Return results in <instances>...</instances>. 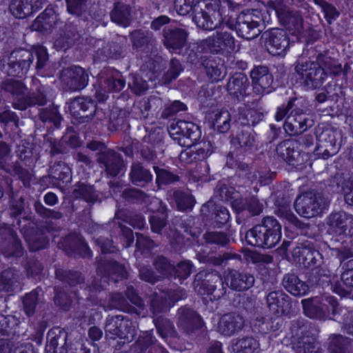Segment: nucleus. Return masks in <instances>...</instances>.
I'll list each match as a JSON object with an SVG mask.
<instances>
[{
	"instance_id": "f257e3e1",
	"label": "nucleus",
	"mask_w": 353,
	"mask_h": 353,
	"mask_svg": "<svg viewBox=\"0 0 353 353\" xmlns=\"http://www.w3.org/2000/svg\"><path fill=\"white\" fill-rule=\"evenodd\" d=\"M34 57L37 58L36 70L43 69L49 59L46 48L43 46L32 50L16 48L9 54L6 60L3 59L2 70L8 76L22 78L32 65Z\"/></svg>"
},
{
	"instance_id": "f03ea898",
	"label": "nucleus",
	"mask_w": 353,
	"mask_h": 353,
	"mask_svg": "<svg viewBox=\"0 0 353 353\" xmlns=\"http://www.w3.org/2000/svg\"><path fill=\"white\" fill-rule=\"evenodd\" d=\"M304 54L298 58L294 70L308 88L316 89L324 82L326 77L325 69L335 68V60L326 53H319L315 61L311 60L310 57L307 59Z\"/></svg>"
},
{
	"instance_id": "7ed1b4c3",
	"label": "nucleus",
	"mask_w": 353,
	"mask_h": 353,
	"mask_svg": "<svg viewBox=\"0 0 353 353\" xmlns=\"http://www.w3.org/2000/svg\"><path fill=\"white\" fill-rule=\"evenodd\" d=\"M281 236V225L278 220L272 216H266L246 232L245 239L250 245L270 249L279 243Z\"/></svg>"
},
{
	"instance_id": "20e7f679",
	"label": "nucleus",
	"mask_w": 353,
	"mask_h": 353,
	"mask_svg": "<svg viewBox=\"0 0 353 353\" xmlns=\"http://www.w3.org/2000/svg\"><path fill=\"white\" fill-rule=\"evenodd\" d=\"M97 263V273L101 276V278H94L85 289V291L88 292L86 299L90 301L94 305L98 304L97 293L105 288L108 279H112L116 283L119 279H123L128 277V272L124 265L116 261L105 256H101Z\"/></svg>"
},
{
	"instance_id": "39448f33",
	"label": "nucleus",
	"mask_w": 353,
	"mask_h": 353,
	"mask_svg": "<svg viewBox=\"0 0 353 353\" xmlns=\"http://www.w3.org/2000/svg\"><path fill=\"white\" fill-rule=\"evenodd\" d=\"M301 303L304 314L311 319L320 320L332 319L331 316L334 317L341 311L337 299L332 296L303 299Z\"/></svg>"
},
{
	"instance_id": "423d86ee",
	"label": "nucleus",
	"mask_w": 353,
	"mask_h": 353,
	"mask_svg": "<svg viewBox=\"0 0 353 353\" xmlns=\"http://www.w3.org/2000/svg\"><path fill=\"white\" fill-rule=\"evenodd\" d=\"M192 284L199 294H212L215 299H221L226 293L221 275L216 270L200 271L195 275Z\"/></svg>"
},
{
	"instance_id": "0eeeda50",
	"label": "nucleus",
	"mask_w": 353,
	"mask_h": 353,
	"mask_svg": "<svg viewBox=\"0 0 353 353\" xmlns=\"http://www.w3.org/2000/svg\"><path fill=\"white\" fill-rule=\"evenodd\" d=\"M329 201L321 192L307 191L299 195L294 201V209L302 217L310 219L327 208Z\"/></svg>"
},
{
	"instance_id": "6e6552de",
	"label": "nucleus",
	"mask_w": 353,
	"mask_h": 353,
	"mask_svg": "<svg viewBox=\"0 0 353 353\" xmlns=\"http://www.w3.org/2000/svg\"><path fill=\"white\" fill-rule=\"evenodd\" d=\"M219 1L197 2L193 21L205 30H214L223 23L221 14L219 12Z\"/></svg>"
},
{
	"instance_id": "1a4fd4ad",
	"label": "nucleus",
	"mask_w": 353,
	"mask_h": 353,
	"mask_svg": "<svg viewBox=\"0 0 353 353\" xmlns=\"http://www.w3.org/2000/svg\"><path fill=\"white\" fill-rule=\"evenodd\" d=\"M170 137L182 147L192 146L201 137V131L196 124L185 121H177L168 128Z\"/></svg>"
},
{
	"instance_id": "9d476101",
	"label": "nucleus",
	"mask_w": 353,
	"mask_h": 353,
	"mask_svg": "<svg viewBox=\"0 0 353 353\" xmlns=\"http://www.w3.org/2000/svg\"><path fill=\"white\" fill-rule=\"evenodd\" d=\"M312 116L296 106L287 116L283 129L290 136L299 135L314 125Z\"/></svg>"
},
{
	"instance_id": "9b49d317",
	"label": "nucleus",
	"mask_w": 353,
	"mask_h": 353,
	"mask_svg": "<svg viewBox=\"0 0 353 353\" xmlns=\"http://www.w3.org/2000/svg\"><path fill=\"white\" fill-rule=\"evenodd\" d=\"M280 23L293 34H300L303 28V19L300 11L291 10L281 0L274 3Z\"/></svg>"
},
{
	"instance_id": "f8f14e48",
	"label": "nucleus",
	"mask_w": 353,
	"mask_h": 353,
	"mask_svg": "<svg viewBox=\"0 0 353 353\" xmlns=\"http://www.w3.org/2000/svg\"><path fill=\"white\" fill-rule=\"evenodd\" d=\"M295 328L300 330L301 335L295 338L292 343L294 352L296 353H319V343L316 337L311 334L307 327L303 325V321L294 322L293 331Z\"/></svg>"
},
{
	"instance_id": "ddd939ff",
	"label": "nucleus",
	"mask_w": 353,
	"mask_h": 353,
	"mask_svg": "<svg viewBox=\"0 0 353 353\" xmlns=\"http://www.w3.org/2000/svg\"><path fill=\"white\" fill-rule=\"evenodd\" d=\"M234 46V38L232 34L223 30L216 31L212 36L201 42V48L203 50L216 54L232 50Z\"/></svg>"
},
{
	"instance_id": "4468645a",
	"label": "nucleus",
	"mask_w": 353,
	"mask_h": 353,
	"mask_svg": "<svg viewBox=\"0 0 353 353\" xmlns=\"http://www.w3.org/2000/svg\"><path fill=\"white\" fill-rule=\"evenodd\" d=\"M129 37L133 50L141 52L146 56L157 54V41L151 31L137 29L132 31Z\"/></svg>"
},
{
	"instance_id": "2eb2a0df",
	"label": "nucleus",
	"mask_w": 353,
	"mask_h": 353,
	"mask_svg": "<svg viewBox=\"0 0 353 353\" xmlns=\"http://www.w3.org/2000/svg\"><path fill=\"white\" fill-rule=\"evenodd\" d=\"M260 21V17L254 15L252 12H241L234 29L239 37L251 40L257 37L261 33Z\"/></svg>"
},
{
	"instance_id": "dca6fc26",
	"label": "nucleus",
	"mask_w": 353,
	"mask_h": 353,
	"mask_svg": "<svg viewBox=\"0 0 353 353\" xmlns=\"http://www.w3.org/2000/svg\"><path fill=\"white\" fill-rule=\"evenodd\" d=\"M341 134L330 130H323L318 137L317 145L314 150L315 156L323 159L335 155L339 150L341 144L338 138Z\"/></svg>"
},
{
	"instance_id": "f3484780",
	"label": "nucleus",
	"mask_w": 353,
	"mask_h": 353,
	"mask_svg": "<svg viewBox=\"0 0 353 353\" xmlns=\"http://www.w3.org/2000/svg\"><path fill=\"white\" fill-rule=\"evenodd\" d=\"M32 83L36 87L35 90H32L26 95L13 101L12 106L19 110H26L28 107L44 106L47 103V96L45 87L40 83L37 78L32 79Z\"/></svg>"
},
{
	"instance_id": "a211bd4d",
	"label": "nucleus",
	"mask_w": 353,
	"mask_h": 353,
	"mask_svg": "<svg viewBox=\"0 0 353 353\" xmlns=\"http://www.w3.org/2000/svg\"><path fill=\"white\" fill-rule=\"evenodd\" d=\"M105 330L106 336L111 339H124L129 340L134 335V329L130 321L123 315L108 316L105 320Z\"/></svg>"
},
{
	"instance_id": "6ab92c4d",
	"label": "nucleus",
	"mask_w": 353,
	"mask_h": 353,
	"mask_svg": "<svg viewBox=\"0 0 353 353\" xmlns=\"http://www.w3.org/2000/svg\"><path fill=\"white\" fill-rule=\"evenodd\" d=\"M10 145L4 141H0V168L7 173L17 175L26 185L31 179L30 172L24 169L18 162L10 164Z\"/></svg>"
},
{
	"instance_id": "aec40b11",
	"label": "nucleus",
	"mask_w": 353,
	"mask_h": 353,
	"mask_svg": "<svg viewBox=\"0 0 353 353\" xmlns=\"http://www.w3.org/2000/svg\"><path fill=\"white\" fill-rule=\"evenodd\" d=\"M265 46L270 54L276 56L284 52L290 42L286 32L282 29H272L262 34Z\"/></svg>"
},
{
	"instance_id": "412c9836",
	"label": "nucleus",
	"mask_w": 353,
	"mask_h": 353,
	"mask_svg": "<svg viewBox=\"0 0 353 353\" xmlns=\"http://www.w3.org/2000/svg\"><path fill=\"white\" fill-rule=\"evenodd\" d=\"M265 302L269 311L277 316L288 314L292 307L290 297L282 290L268 292Z\"/></svg>"
},
{
	"instance_id": "4be33fe9",
	"label": "nucleus",
	"mask_w": 353,
	"mask_h": 353,
	"mask_svg": "<svg viewBox=\"0 0 353 353\" xmlns=\"http://www.w3.org/2000/svg\"><path fill=\"white\" fill-rule=\"evenodd\" d=\"M225 285L232 290L243 292L251 288L255 279L252 274L239 270L228 268L224 276Z\"/></svg>"
},
{
	"instance_id": "5701e85b",
	"label": "nucleus",
	"mask_w": 353,
	"mask_h": 353,
	"mask_svg": "<svg viewBox=\"0 0 353 353\" xmlns=\"http://www.w3.org/2000/svg\"><path fill=\"white\" fill-rule=\"evenodd\" d=\"M88 74L80 66H72L62 70L61 80L71 90L84 88L88 83Z\"/></svg>"
},
{
	"instance_id": "b1692460",
	"label": "nucleus",
	"mask_w": 353,
	"mask_h": 353,
	"mask_svg": "<svg viewBox=\"0 0 353 353\" xmlns=\"http://www.w3.org/2000/svg\"><path fill=\"white\" fill-rule=\"evenodd\" d=\"M69 110L80 123H86L92 119L96 112V103L86 97H77L70 101Z\"/></svg>"
},
{
	"instance_id": "393cba45",
	"label": "nucleus",
	"mask_w": 353,
	"mask_h": 353,
	"mask_svg": "<svg viewBox=\"0 0 353 353\" xmlns=\"http://www.w3.org/2000/svg\"><path fill=\"white\" fill-rule=\"evenodd\" d=\"M177 325L183 332L190 334L201 327L202 321L193 309L184 306L178 310Z\"/></svg>"
},
{
	"instance_id": "a878e982",
	"label": "nucleus",
	"mask_w": 353,
	"mask_h": 353,
	"mask_svg": "<svg viewBox=\"0 0 353 353\" xmlns=\"http://www.w3.org/2000/svg\"><path fill=\"white\" fill-rule=\"evenodd\" d=\"M243 317L236 312L223 314L218 323L217 331L226 336H231L240 332L244 327Z\"/></svg>"
},
{
	"instance_id": "bb28decb",
	"label": "nucleus",
	"mask_w": 353,
	"mask_h": 353,
	"mask_svg": "<svg viewBox=\"0 0 353 353\" xmlns=\"http://www.w3.org/2000/svg\"><path fill=\"white\" fill-rule=\"evenodd\" d=\"M46 350L48 353H68V332L60 327L48 331Z\"/></svg>"
},
{
	"instance_id": "cd10ccee",
	"label": "nucleus",
	"mask_w": 353,
	"mask_h": 353,
	"mask_svg": "<svg viewBox=\"0 0 353 353\" xmlns=\"http://www.w3.org/2000/svg\"><path fill=\"white\" fill-rule=\"evenodd\" d=\"M294 254H299V262L305 268H311L313 270L323 263L322 254L310 242H306L302 245V247L295 249Z\"/></svg>"
},
{
	"instance_id": "c85d7f7f",
	"label": "nucleus",
	"mask_w": 353,
	"mask_h": 353,
	"mask_svg": "<svg viewBox=\"0 0 353 353\" xmlns=\"http://www.w3.org/2000/svg\"><path fill=\"white\" fill-rule=\"evenodd\" d=\"M201 63L212 81H219L225 77L226 69L221 58L214 55H204L201 57Z\"/></svg>"
},
{
	"instance_id": "c756f323",
	"label": "nucleus",
	"mask_w": 353,
	"mask_h": 353,
	"mask_svg": "<svg viewBox=\"0 0 353 353\" xmlns=\"http://www.w3.org/2000/svg\"><path fill=\"white\" fill-rule=\"evenodd\" d=\"M0 250L8 256H19L21 254V242L10 228H0Z\"/></svg>"
},
{
	"instance_id": "7c9ffc66",
	"label": "nucleus",
	"mask_w": 353,
	"mask_h": 353,
	"mask_svg": "<svg viewBox=\"0 0 353 353\" xmlns=\"http://www.w3.org/2000/svg\"><path fill=\"white\" fill-rule=\"evenodd\" d=\"M341 282L336 281L332 285V291L341 296H346L353 290V260L343 264Z\"/></svg>"
},
{
	"instance_id": "2f4dec72",
	"label": "nucleus",
	"mask_w": 353,
	"mask_h": 353,
	"mask_svg": "<svg viewBox=\"0 0 353 353\" xmlns=\"http://www.w3.org/2000/svg\"><path fill=\"white\" fill-rule=\"evenodd\" d=\"M163 44L172 50H181L185 45L188 32L181 28L169 26L163 30Z\"/></svg>"
},
{
	"instance_id": "473e14b6",
	"label": "nucleus",
	"mask_w": 353,
	"mask_h": 353,
	"mask_svg": "<svg viewBox=\"0 0 353 353\" xmlns=\"http://www.w3.org/2000/svg\"><path fill=\"white\" fill-rule=\"evenodd\" d=\"M297 141L287 139L279 143L276 148L277 154L286 163L292 165H300L301 152Z\"/></svg>"
},
{
	"instance_id": "72a5a7b5",
	"label": "nucleus",
	"mask_w": 353,
	"mask_h": 353,
	"mask_svg": "<svg viewBox=\"0 0 353 353\" xmlns=\"http://www.w3.org/2000/svg\"><path fill=\"white\" fill-rule=\"evenodd\" d=\"M97 161L106 174L112 176H117L123 167L122 157L112 149L98 157Z\"/></svg>"
},
{
	"instance_id": "f704fd0d",
	"label": "nucleus",
	"mask_w": 353,
	"mask_h": 353,
	"mask_svg": "<svg viewBox=\"0 0 353 353\" xmlns=\"http://www.w3.org/2000/svg\"><path fill=\"white\" fill-rule=\"evenodd\" d=\"M232 145L245 151L251 150L256 146V133L249 125H243L241 129L233 134Z\"/></svg>"
},
{
	"instance_id": "c9c22d12",
	"label": "nucleus",
	"mask_w": 353,
	"mask_h": 353,
	"mask_svg": "<svg viewBox=\"0 0 353 353\" xmlns=\"http://www.w3.org/2000/svg\"><path fill=\"white\" fill-rule=\"evenodd\" d=\"M133 353H167L150 333L140 335L131 347Z\"/></svg>"
},
{
	"instance_id": "e433bc0d",
	"label": "nucleus",
	"mask_w": 353,
	"mask_h": 353,
	"mask_svg": "<svg viewBox=\"0 0 353 353\" xmlns=\"http://www.w3.org/2000/svg\"><path fill=\"white\" fill-rule=\"evenodd\" d=\"M59 21L58 14L52 8H46L34 21L32 29L43 34L50 33Z\"/></svg>"
},
{
	"instance_id": "4c0bfd02",
	"label": "nucleus",
	"mask_w": 353,
	"mask_h": 353,
	"mask_svg": "<svg viewBox=\"0 0 353 353\" xmlns=\"http://www.w3.org/2000/svg\"><path fill=\"white\" fill-rule=\"evenodd\" d=\"M56 278L61 281L66 288H69L71 292L77 294V287L81 288V285L84 284L85 277L79 271L65 270L58 268L55 270Z\"/></svg>"
},
{
	"instance_id": "58836bf2",
	"label": "nucleus",
	"mask_w": 353,
	"mask_h": 353,
	"mask_svg": "<svg viewBox=\"0 0 353 353\" xmlns=\"http://www.w3.org/2000/svg\"><path fill=\"white\" fill-rule=\"evenodd\" d=\"M80 38L81 34L77 30V26L70 22L66 23L59 36L56 38L54 46L57 50H65L74 45Z\"/></svg>"
},
{
	"instance_id": "ea45409f",
	"label": "nucleus",
	"mask_w": 353,
	"mask_h": 353,
	"mask_svg": "<svg viewBox=\"0 0 353 353\" xmlns=\"http://www.w3.org/2000/svg\"><path fill=\"white\" fill-rule=\"evenodd\" d=\"M350 219V216L344 211L332 212L325 219L327 232L339 235L344 234L347 230Z\"/></svg>"
},
{
	"instance_id": "a19ab883",
	"label": "nucleus",
	"mask_w": 353,
	"mask_h": 353,
	"mask_svg": "<svg viewBox=\"0 0 353 353\" xmlns=\"http://www.w3.org/2000/svg\"><path fill=\"white\" fill-rule=\"evenodd\" d=\"M197 259L201 263H206L214 266L225 267L228 265L230 260H237L241 261V256L240 254L232 252H209L199 253Z\"/></svg>"
},
{
	"instance_id": "79ce46f5",
	"label": "nucleus",
	"mask_w": 353,
	"mask_h": 353,
	"mask_svg": "<svg viewBox=\"0 0 353 353\" xmlns=\"http://www.w3.org/2000/svg\"><path fill=\"white\" fill-rule=\"evenodd\" d=\"M250 82L247 76L242 72L234 74L229 79L227 90L230 94L234 95L238 100L247 95Z\"/></svg>"
},
{
	"instance_id": "37998d69",
	"label": "nucleus",
	"mask_w": 353,
	"mask_h": 353,
	"mask_svg": "<svg viewBox=\"0 0 353 353\" xmlns=\"http://www.w3.org/2000/svg\"><path fill=\"white\" fill-rule=\"evenodd\" d=\"M63 246L69 254L79 253L83 257L90 256V250L85 243L83 238L77 233L68 234L63 241Z\"/></svg>"
},
{
	"instance_id": "c03bdc74",
	"label": "nucleus",
	"mask_w": 353,
	"mask_h": 353,
	"mask_svg": "<svg viewBox=\"0 0 353 353\" xmlns=\"http://www.w3.org/2000/svg\"><path fill=\"white\" fill-rule=\"evenodd\" d=\"M153 176L150 171L145 168L139 162H134L130 166L129 179L130 182L141 188H145L152 181Z\"/></svg>"
},
{
	"instance_id": "a18cd8bd",
	"label": "nucleus",
	"mask_w": 353,
	"mask_h": 353,
	"mask_svg": "<svg viewBox=\"0 0 353 353\" xmlns=\"http://www.w3.org/2000/svg\"><path fill=\"white\" fill-rule=\"evenodd\" d=\"M153 202L159 205L157 212L152 214L149 219V223L152 232L161 234L162 230L168 224V214L165 205L161 200L157 197H152Z\"/></svg>"
},
{
	"instance_id": "49530a36",
	"label": "nucleus",
	"mask_w": 353,
	"mask_h": 353,
	"mask_svg": "<svg viewBox=\"0 0 353 353\" xmlns=\"http://www.w3.org/2000/svg\"><path fill=\"white\" fill-rule=\"evenodd\" d=\"M110 15L112 22L123 28L128 27L132 22L131 8L122 2L114 3Z\"/></svg>"
},
{
	"instance_id": "de8ad7c7",
	"label": "nucleus",
	"mask_w": 353,
	"mask_h": 353,
	"mask_svg": "<svg viewBox=\"0 0 353 353\" xmlns=\"http://www.w3.org/2000/svg\"><path fill=\"white\" fill-rule=\"evenodd\" d=\"M284 288L294 296H304L309 291L308 285L294 273L285 274L282 280Z\"/></svg>"
},
{
	"instance_id": "09e8293b",
	"label": "nucleus",
	"mask_w": 353,
	"mask_h": 353,
	"mask_svg": "<svg viewBox=\"0 0 353 353\" xmlns=\"http://www.w3.org/2000/svg\"><path fill=\"white\" fill-rule=\"evenodd\" d=\"M219 12L221 14L223 23L233 30L241 13L239 6L231 1H226L223 5L219 1Z\"/></svg>"
},
{
	"instance_id": "8fccbe9b",
	"label": "nucleus",
	"mask_w": 353,
	"mask_h": 353,
	"mask_svg": "<svg viewBox=\"0 0 353 353\" xmlns=\"http://www.w3.org/2000/svg\"><path fill=\"white\" fill-rule=\"evenodd\" d=\"M121 196L125 201L132 204L141 205L150 201L153 202L152 198L149 194L137 188H125L122 191Z\"/></svg>"
},
{
	"instance_id": "3c124183",
	"label": "nucleus",
	"mask_w": 353,
	"mask_h": 353,
	"mask_svg": "<svg viewBox=\"0 0 353 353\" xmlns=\"http://www.w3.org/2000/svg\"><path fill=\"white\" fill-rule=\"evenodd\" d=\"M233 350L236 353H259V341L252 336L241 338L233 344Z\"/></svg>"
},
{
	"instance_id": "603ef678",
	"label": "nucleus",
	"mask_w": 353,
	"mask_h": 353,
	"mask_svg": "<svg viewBox=\"0 0 353 353\" xmlns=\"http://www.w3.org/2000/svg\"><path fill=\"white\" fill-rule=\"evenodd\" d=\"M27 241L30 250L34 252L45 249L49 243V239L43 229L37 228L32 230Z\"/></svg>"
},
{
	"instance_id": "864d4df0",
	"label": "nucleus",
	"mask_w": 353,
	"mask_h": 353,
	"mask_svg": "<svg viewBox=\"0 0 353 353\" xmlns=\"http://www.w3.org/2000/svg\"><path fill=\"white\" fill-rule=\"evenodd\" d=\"M172 307L165 292L152 294L150 301V311L154 316L165 313Z\"/></svg>"
},
{
	"instance_id": "5fc2aeb1",
	"label": "nucleus",
	"mask_w": 353,
	"mask_h": 353,
	"mask_svg": "<svg viewBox=\"0 0 353 353\" xmlns=\"http://www.w3.org/2000/svg\"><path fill=\"white\" fill-rule=\"evenodd\" d=\"M108 309H116L128 313H138L137 310L129 304L125 298L120 292L110 294Z\"/></svg>"
},
{
	"instance_id": "6e6d98bb",
	"label": "nucleus",
	"mask_w": 353,
	"mask_h": 353,
	"mask_svg": "<svg viewBox=\"0 0 353 353\" xmlns=\"http://www.w3.org/2000/svg\"><path fill=\"white\" fill-rule=\"evenodd\" d=\"M9 10L16 18L24 19L32 12L31 0H12Z\"/></svg>"
},
{
	"instance_id": "4d7b16f0",
	"label": "nucleus",
	"mask_w": 353,
	"mask_h": 353,
	"mask_svg": "<svg viewBox=\"0 0 353 353\" xmlns=\"http://www.w3.org/2000/svg\"><path fill=\"white\" fill-rule=\"evenodd\" d=\"M73 194L77 197L81 198L90 203H94L99 200V194L94 187L80 181L75 185Z\"/></svg>"
},
{
	"instance_id": "13d9d810",
	"label": "nucleus",
	"mask_w": 353,
	"mask_h": 353,
	"mask_svg": "<svg viewBox=\"0 0 353 353\" xmlns=\"http://www.w3.org/2000/svg\"><path fill=\"white\" fill-rule=\"evenodd\" d=\"M153 170L156 174L155 183L158 189H161L163 185H168L177 182L180 179L179 176L168 169L154 166Z\"/></svg>"
},
{
	"instance_id": "bf43d9fd",
	"label": "nucleus",
	"mask_w": 353,
	"mask_h": 353,
	"mask_svg": "<svg viewBox=\"0 0 353 353\" xmlns=\"http://www.w3.org/2000/svg\"><path fill=\"white\" fill-rule=\"evenodd\" d=\"M231 115L227 110H221L214 114L212 119L214 130L220 133L227 132L231 127Z\"/></svg>"
},
{
	"instance_id": "052dcab7",
	"label": "nucleus",
	"mask_w": 353,
	"mask_h": 353,
	"mask_svg": "<svg viewBox=\"0 0 353 353\" xmlns=\"http://www.w3.org/2000/svg\"><path fill=\"white\" fill-rule=\"evenodd\" d=\"M8 195L10 214L12 217L17 218L21 216L25 210V199L18 193L14 192L12 188H10Z\"/></svg>"
},
{
	"instance_id": "680f3d73",
	"label": "nucleus",
	"mask_w": 353,
	"mask_h": 353,
	"mask_svg": "<svg viewBox=\"0 0 353 353\" xmlns=\"http://www.w3.org/2000/svg\"><path fill=\"white\" fill-rule=\"evenodd\" d=\"M17 272L11 268L3 270L0 273V292H10L18 282Z\"/></svg>"
},
{
	"instance_id": "e2e57ef3",
	"label": "nucleus",
	"mask_w": 353,
	"mask_h": 353,
	"mask_svg": "<svg viewBox=\"0 0 353 353\" xmlns=\"http://www.w3.org/2000/svg\"><path fill=\"white\" fill-rule=\"evenodd\" d=\"M39 117L43 123H52L57 128H59L62 120L57 108L54 106L39 109Z\"/></svg>"
},
{
	"instance_id": "0e129e2a",
	"label": "nucleus",
	"mask_w": 353,
	"mask_h": 353,
	"mask_svg": "<svg viewBox=\"0 0 353 353\" xmlns=\"http://www.w3.org/2000/svg\"><path fill=\"white\" fill-rule=\"evenodd\" d=\"M0 88L1 90L8 92L15 97L23 96L28 90L23 83L13 79H8L3 81Z\"/></svg>"
},
{
	"instance_id": "69168bd1",
	"label": "nucleus",
	"mask_w": 353,
	"mask_h": 353,
	"mask_svg": "<svg viewBox=\"0 0 353 353\" xmlns=\"http://www.w3.org/2000/svg\"><path fill=\"white\" fill-rule=\"evenodd\" d=\"M115 217L121 219L131 226L137 229H142L145 225L144 216L141 213L135 212H119L116 214Z\"/></svg>"
},
{
	"instance_id": "338daca9",
	"label": "nucleus",
	"mask_w": 353,
	"mask_h": 353,
	"mask_svg": "<svg viewBox=\"0 0 353 353\" xmlns=\"http://www.w3.org/2000/svg\"><path fill=\"white\" fill-rule=\"evenodd\" d=\"M41 292V289L37 288L26 294L23 298V308L27 316H31L34 314L36 307L40 301L39 292Z\"/></svg>"
},
{
	"instance_id": "774afa93",
	"label": "nucleus",
	"mask_w": 353,
	"mask_h": 353,
	"mask_svg": "<svg viewBox=\"0 0 353 353\" xmlns=\"http://www.w3.org/2000/svg\"><path fill=\"white\" fill-rule=\"evenodd\" d=\"M154 323L158 333L163 338H166L168 336L174 338L178 337V334L175 330L173 324L168 319L160 316L154 319Z\"/></svg>"
}]
</instances>
